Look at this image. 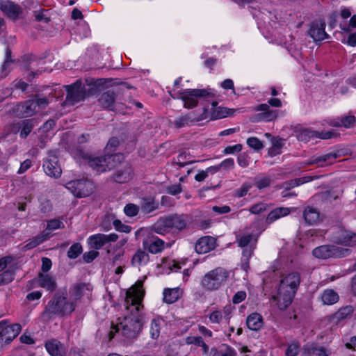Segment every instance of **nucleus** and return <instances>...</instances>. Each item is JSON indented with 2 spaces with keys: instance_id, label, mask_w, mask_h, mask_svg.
<instances>
[{
  "instance_id": "nucleus-1",
  "label": "nucleus",
  "mask_w": 356,
  "mask_h": 356,
  "mask_svg": "<svg viewBox=\"0 0 356 356\" xmlns=\"http://www.w3.org/2000/svg\"><path fill=\"white\" fill-rule=\"evenodd\" d=\"M145 291H124V305L131 314L126 316L122 321L115 324L112 323L108 334L109 339H112L116 333H121L127 339H134L141 330L144 318L141 314L143 308L142 303Z\"/></svg>"
},
{
  "instance_id": "nucleus-2",
  "label": "nucleus",
  "mask_w": 356,
  "mask_h": 356,
  "mask_svg": "<svg viewBox=\"0 0 356 356\" xmlns=\"http://www.w3.org/2000/svg\"><path fill=\"white\" fill-rule=\"evenodd\" d=\"M263 20L262 32L265 37L271 38L272 42L289 48L288 38L291 40V38L286 33H289V26L295 22L294 16L282 10H275L269 12Z\"/></svg>"
},
{
  "instance_id": "nucleus-3",
  "label": "nucleus",
  "mask_w": 356,
  "mask_h": 356,
  "mask_svg": "<svg viewBox=\"0 0 356 356\" xmlns=\"http://www.w3.org/2000/svg\"><path fill=\"white\" fill-rule=\"evenodd\" d=\"M81 297L77 291L72 293L71 291H59L48 302L42 317L50 319L53 316H67L70 315L75 309L76 300Z\"/></svg>"
},
{
  "instance_id": "nucleus-4",
  "label": "nucleus",
  "mask_w": 356,
  "mask_h": 356,
  "mask_svg": "<svg viewBox=\"0 0 356 356\" xmlns=\"http://www.w3.org/2000/svg\"><path fill=\"white\" fill-rule=\"evenodd\" d=\"M119 141L116 138H111L106 147V156L104 158L96 157L88 154H85L82 151H77L76 154H74L75 158L79 157L83 159V162L87 163L97 173L103 172L107 170L111 169L114 166V163L116 159H118L121 155L113 154L115 147L118 145Z\"/></svg>"
},
{
  "instance_id": "nucleus-5",
  "label": "nucleus",
  "mask_w": 356,
  "mask_h": 356,
  "mask_svg": "<svg viewBox=\"0 0 356 356\" xmlns=\"http://www.w3.org/2000/svg\"><path fill=\"white\" fill-rule=\"evenodd\" d=\"M172 97L174 99H179L184 102V106L186 108H192L197 106L198 101L209 96L214 97L215 91L212 89H186L183 90H173Z\"/></svg>"
},
{
  "instance_id": "nucleus-6",
  "label": "nucleus",
  "mask_w": 356,
  "mask_h": 356,
  "mask_svg": "<svg viewBox=\"0 0 356 356\" xmlns=\"http://www.w3.org/2000/svg\"><path fill=\"white\" fill-rule=\"evenodd\" d=\"M227 272L220 268L211 270L202 280V286L207 289L224 287L227 282Z\"/></svg>"
},
{
  "instance_id": "nucleus-7",
  "label": "nucleus",
  "mask_w": 356,
  "mask_h": 356,
  "mask_svg": "<svg viewBox=\"0 0 356 356\" xmlns=\"http://www.w3.org/2000/svg\"><path fill=\"white\" fill-rule=\"evenodd\" d=\"M186 225V221L184 216H171L163 218L157 221L153 226L154 232L159 234H165L170 228L178 230L184 229Z\"/></svg>"
},
{
  "instance_id": "nucleus-8",
  "label": "nucleus",
  "mask_w": 356,
  "mask_h": 356,
  "mask_svg": "<svg viewBox=\"0 0 356 356\" xmlns=\"http://www.w3.org/2000/svg\"><path fill=\"white\" fill-rule=\"evenodd\" d=\"M65 186L76 197H84L90 195L94 188L93 184L86 179L70 181L66 183Z\"/></svg>"
},
{
  "instance_id": "nucleus-9",
  "label": "nucleus",
  "mask_w": 356,
  "mask_h": 356,
  "mask_svg": "<svg viewBox=\"0 0 356 356\" xmlns=\"http://www.w3.org/2000/svg\"><path fill=\"white\" fill-rule=\"evenodd\" d=\"M348 251L347 249L338 248L335 245H321L313 250V254L318 259H326L330 257H344Z\"/></svg>"
},
{
  "instance_id": "nucleus-10",
  "label": "nucleus",
  "mask_w": 356,
  "mask_h": 356,
  "mask_svg": "<svg viewBox=\"0 0 356 356\" xmlns=\"http://www.w3.org/2000/svg\"><path fill=\"white\" fill-rule=\"evenodd\" d=\"M339 27L345 32L356 29V15H352L350 8L341 6L339 8Z\"/></svg>"
},
{
  "instance_id": "nucleus-11",
  "label": "nucleus",
  "mask_w": 356,
  "mask_h": 356,
  "mask_svg": "<svg viewBox=\"0 0 356 356\" xmlns=\"http://www.w3.org/2000/svg\"><path fill=\"white\" fill-rule=\"evenodd\" d=\"M186 259L175 260L170 258H165L162 259L160 264H158L157 273L170 274L171 273H177L179 270L186 266Z\"/></svg>"
},
{
  "instance_id": "nucleus-12",
  "label": "nucleus",
  "mask_w": 356,
  "mask_h": 356,
  "mask_svg": "<svg viewBox=\"0 0 356 356\" xmlns=\"http://www.w3.org/2000/svg\"><path fill=\"white\" fill-rule=\"evenodd\" d=\"M117 239L118 235L115 233L109 234H97L89 236L87 241L90 248L99 250L106 243L114 242Z\"/></svg>"
},
{
  "instance_id": "nucleus-13",
  "label": "nucleus",
  "mask_w": 356,
  "mask_h": 356,
  "mask_svg": "<svg viewBox=\"0 0 356 356\" xmlns=\"http://www.w3.org/2000/svg\"><path fill=\"white\" fill-rule=\"evenodd\" d=\"M325 29V21L321 19L314 20L310 25L309 34L315 41L323 40L327 38Z\"/></svg>"
},
{
  "instance_id": "nucleus-14",
  "label": "nucleus",
  "mask_w": 356,
  "mask_h": 356,
  "mask_svg": "<svg viewBox=\"0 0 356 356\" xmlns=\"http://www.w3.org/2000/svg\"><path fill=\"white\" fill-rule=\"evenodd\" d=\"M65 88L67 91V99L72 104L76 103L84 98V89L81 82L76 81L73 85L66 86Z\"/></svg>"
},
{
  "instance_id": "nucleus-15",
  "label": "nucleus",
  "mask_w": 356,
  "mask_h": 356,
  "mask_svg": "<svg viewBox=\"0 0 356 356\" xmlns=\"http://www.w3.org/2000/svg\"><path fill=\"white\" fill-rule=\"evenodd\" d=\"M212 108L210 113L204 109L203 112H207L208 118L210 120H214L218 119L224 118L228 116H232L236 110L233 108H228L226 107L216 106L217 102H212Z\"/></svg>"
},
{
  "instance_id": "nucleus-16",
  "label": "nucleus",
  "mask_w": 356,
  "mask_h": 356,
  "mask_svg": "<svg viewBox=\"0 0 356 356\" xmlns=\"http://www.w3.org/2000/svg\"><path fill=\"white\" fill-rule=\"evenodd\" d=\"M257 111H261V113L254 115V121L270 122L276 119L278 116V111L270 109L269 105L267 104L259 105L257 107Z\"/></svg>"
},
{
  "instance_id": "nucleus-17",
  "label": "nucleus",
  "mask_w": 356,
  "mask_h": 356,
  "mask_svg": "<svg viewBox=\"0 0 356 356\" xmlns=\"http://www.w3.org/2000/svg\"><path fill=\"white\" fill-rule=\"evenodd\" d=\"M332 241L338 244L353 246L356 245V234L341 229L333 236Z\"/></svg>"
},
{
  "instance_id": "nucleus-18",
  "label": "nucleus",
  "mask_w": 356,
  "mask_h": 356,
  "mask_svg": "<svg viewBox=\"0 0 356 356\" xmlns=\"http://www.w3.org/2000/svg\"><path fill=\"white\" fill-rule=\"evenodd\" d=\"M295 291H277V294L273 296V300L280 310L285 309L292 302Z\"/></svg>"
},
{
  "instance_id": "nucleus-19",
  "label": "nucleus",
  "mask_w": 356,
  "mask_h": 356,
  "mask_svg": "<svg viewBox=\"0 0 356 356\" xmlns=\"http://www.w3.org/2000/svg\"><path fill=\"white\" fill-rule=\"evenodd\" d=\"M334 136V133L328 131V132H317L311 129H304L300 131L298 135L297 138L298 140L302 141L305 143L308 142L312 138H319L321 139H329Z\"/></svg>"
},
{
  "instance_id": "nucleus-20",
  "label": "nucleus",
  "mask_w": 356,
  "mask_h": 356,
  "mask_svg": "<svg viewBox=\"0 0 356 356\" xmlns=\"http://www.w3.org/2000/svg\"><path fill=\"white\" fill-rule=\"evenodd\" d=\"M300 283L298 273H291L282 277L280 281V289H297Z\"/></svg>"
},
{
  "instance_id": "nucleus-21",
  "label": "nucleus",
  "mask_w": 356,
  "mask_h": 356,
  "mask_svg": "<svg viewBox=\"0 0 356 356\" xmlns=\"http://www.w3.org/2000/svg\"><path fill=\"white\" fill-rule=\"evenodd\" d=\"M45 348L51 356H66L65 346L57 339H49L45 342Z\"/></svg>"
},
{
  "instance_id": "nucleus-22",
  "label": "nucleus",
  "mask_w": 356,
  "mask_h": 356,
  "mask_svg": "<svg viewBox=\"0 0 356 356\" xmlns=\"http://www.w3.org/2000/svg\"><path fill=\"white\" fill-rule=\"evenodd\" d=\"M216 247V240L211 236L200 238L195 243V250L198 254H205L213 250Z\"/></svg>"
},
{
  "instance_id": "nucleus-23",
  "label": "nucleus",
  "mask_w": 356,
  "mask_h": 356,
  "mask_svg": "<svg viewBox=\"0 0 356 356\" xmlns=\"http://www.w3.org/2000/svg\"><path fill=\"white\" fill-rule=\"evenodd\" d=\"M43 168L45 173L49 177L58 178L62 172L56 157H51L45 161L43 163Z\"/></svg>"
},
{
  "instance_id": "nucleus-24",
  "label": "nucleus",
  "mask_w": 356,
  "mask_h": 356,
  "mask_svg": "<svg viewBox=\"0 0 356 356\" xmlns=\"http://www.w3.org/2000/svg\"><path fill=\"white\" fill-rule=\"evenodd\" d=\"M341 156L340 151L330 152L322 156H316L309 161V164H316L324 166L332 164L334 160Z\"/></svg>"
},
{
  "instance_id": "nucleus-25",
  "label": "nucleus",
  "mask_w": 356,
  "mask_h": 356,
  "mask_svg": "<svg viewBox=\"0 0 356 356\" xmlns=\"http://www.w3.org/2000/svg\"><path fill=\"white\" fill-rule=\"evenodd\" d=\"M208 115L207 112H202L199 116H195L193 113H190L185 115L178 118L175 122L177 127H181L189 124L193 121H201L207 119Z\"/></svg>"
},
{
  "instance_id": "nucleus-26",
  "label": "nucleus",
  "mask_w": 356,
  "mask_h": 356,
  "mask_svg": "<svg viewBox=\"0 0 356 356\" xmlns=\"http://www.w3.org/2000/svg\"><path fill=\"white\" fill-rule=\"evenodd\" d=\"M302 354L304 356H329L330 352L321 346L312 343L304 346Z\"/></svg>"
},
{
  "instance_id": "nucleus-27",
  "label": "nucleus",
  "mask_w": 356,
  "mask_h": 356,
  "mask_svg": "<svg viewBox=\"0 0 356 356\" xmlns=\"http://www.w3.org/2000/svg\"><path fill=\"white\" fill-rule=\"evenodd\" d=\"M1 11L11 18H16L22 12V9L17 4L7 0L1 3Z\"/></svg>"
},
{
  "instance_id": "nucleus-28",
  "label": "nucleus",
  "mask_w": 356,
  "mask_h": 356,
  "mask_svg": "<svg viewBox=\"0 0 356 356\" xmlns=\"http://www.w3.org/2000/svg\"><path fill=\"white\" fill-rule=\"evenodd\" d=\"M354 312V309L352 306L348 305L340 308L332 316V321L337 324L341 322L350 319Z\"/></svg>"
},
{
  "instance_id": "nucleus-29",
  "label": "nucleus",
  "mask_w": 356,
  "mask_h": 356,
  "mask_svg": "<svg viewBox=\"0 0 356 356\" xmlns=\"http://www.w3.org/2000/svg\"><path fill=\"white\" fill-rule=\"evenodd\" d=\"M145 245L151 253L156 254L162 251L165 248L170 247V245L157 237H153L145 243Z\"/></svg>"
},
{
  "instance_id": "nucleus-30",
  "label": "nucleus",
  "mask_w": 356,
  "mask_h": 356,
  "mask_svg": "<svg viewBox=\"0 0 356 356\" xmlns=\"http://www.w3.org/2000/svg\"><path fill=\"white\" fill-rule=\"evenodd\" d=\"M231 314L230 307H225L222 311L215 310L209 316V318L212 323H220L223 318L226 320L229 319V314Z\"/></svg>"
},
{
  "instance_id": "nucleus-31",
  "label": "nucleus",
  "mask_w": 356,
  "mask_h": 356,
  "mask_svg": "<svg viewBox=\"0 0 356 356\" xmlns=\"http://www.w3.org/2000/svg\"><path fill=\"white\" fill-rule=\"evenodd\" d=\"M291 213L288 207H278L271 211L266 218V222L270 224L280 218L284 217Z\"/></svg>"
},
{
  "instance_id": "nucleus-32",
  "label": "nucleus",
  "mask_w": 356,
  "mask_h": 356,
  "mask_svg": "<svg viewBox=\"0 0 356 356\" xmlns=\"http://www.w3.org/2000/svg\"><path fill=\"white\" fill-rule=\"evenodd\" d=\"M246 324L249 329L259 330L263 326L262 316L258 313H252L248 316Z\"/></svg>"
},
{
  "instance_id": "nucleus-33",
  "label": "nucleus",
  "mask_w": 356,
  "mask_h": 356,
  "mask_svg": "<svg viewBox=\"0 0 356 356\" xmlns=\"http://www.w3.org/2000/svg\"><path fill=\"white\" fill-rule=\"evenodd\" d=\"M133 177L132 170L129 166H125L118 170L114 175V180L118 183H125L131 179Z\"/></svg>"
},
{
  "instance_id": "nucleus-34",
  "label": "nucleus",
  "mask_w": 356,
  "mask_h": 356,
  "mask_svg": "<svg viewBox=\"0 0 356 356\" xmlns=\"http://www.w3.org/2000/svg\"><path fill=\"white\" fill-rule=\"evenodd\" d=\"M19 324L9 325L2 332L5 335L6 343H10L21 332Z\"/></svg>"
},
{
  "instance_id": "nucleus-35",
  "label": "nucleus",
  "mask_w": 356,
  "mask_h": 356,
  "mask_svg": "<svg viewBox=\"0 0 356 356\" xmlns=\"http://www.w3.org/2000/svg\"><path fill=\"white\" fill-rule=\"evenodd\" d=\"M355 123V116L350 115L343 116L341 118L334 119L330 122V124L333 127H343L346 128H350L353 127Z\"/></svg>"
},
{
  "instance_id": "nucleus-36",
  "label": "nucleus",
  "mask_w": 356,
  "mask_h": 356,
  "mask_svg": "<svg viewBox=\"0 0 356 356\" xmlns=\"http://www.w3.org/2000/svg\"><path fill=\"white\" fill-rule=\"evenodd\" d=\"M304 219L309 225H313L318 222L319 220V213L318 211L312 207H307L305 209L303 213Z\"/></svg>"
},
{
  "instance_id": "nucleus-37",
  "label": "nucleus",
  "mask_w": 356,
  "mask_h": 356,
  "mask_svg": "<svg viewBox=\"0 0 356 356\" xmlns=\"http://www.w3.org/2000/svg\"><path fill=\"white\" fill-rule=\"evenodd\" d=\"M163 323L161 318L156 317L152 319L150 324L149 333L153 339H156L160 335L161 327Z\"/></svg>"
},
{
  "instance_id": "nucleus-38",
  "label": "nucleus",
  "mask_w": 356,
  "mask_h": 356,
  "mask_svg": "<svg viewBox=\"0 0 356 356\" xmlns=\"http://www.w3.org/2000/svg\"><path fill=\"white\" fill-rule=\"evenodd\" d=\"M324 305H333L338 302L339 297L335 291H324L321 296Z\"/></svg>"
},
{
  "instance_id": "nucleus-39",
  "label": "nucleus",
  "mask_w": 356,
  "mask_h": 356,
  "mask_svg": "<svg viewBox=\"0 0 356 356\" xmlns=\"http://www.w3.org/2000/svg\"><path fill=\"white\" fill-rule=\"evenodd\" d=\"M159 207V204L155 202L154 198H144L143 199L140 208L141 210L146 213H149L156 210Z\"/></svg>"
},
{
  "instance_id": "nucleus-40",
  "label": "nucleus",
  "mask_w": 356,
  "mask_h": 356,
  "mask_svg": "<svg viewBox=\"0 0 356 356\" xmlns=\"http://www.w3.org/2000/svg\"><path fill=\"white\" fill-rule=\"evenodd\" d=\"M149 261V255L144 251L138 250L132 258V264L135 266L145 265Z\"/></svg>"
},
{
  "instance_id": "nucleus-41",
  "label": "nucleus",
  "mask_w": 356,
  "mask_h": 356,
  "mask_svg": "<svg viewBox=\"0 0 356 356\" xmlns=\"http://www.w3.org/2000/svg\"><path fill=\"white\" fill-rule=\"evenodd\" d=\"M38 286L47 288L49 289H54L56 287L55 280L49 275H41L38 279Z\"/></svg>"
},
{
  "instance_id": "nucleus-42",
  "label": "nucleus",
  "mask_w": 356,
  "mask_h": 356,
  "mask_svg": "<svg viewBox=\"0 0 356 356\" xmlns=\"http://www.w3.org/2000/svg\"><path fill=\"white\" fill-rule=\"evenodd\" d=\"M114 101L115 97L113 93H104L102 95L101 98L99 99V102L101 105L104 108H108L109 110H114Z\"/></svg>"
},
{
  "instance_id": "nucleus-43",
  "label": "nucleus",
  "mask_w": 356,
  "mask_h": 356,
  "mask_svg": "<svg viewBox=\"0 0 356 356\" xmlns=\"http://www.w3.org/2000/svg\"><path fill=\"white\" fill-rule=\"evenodd\" d=\"M22 108L23 111L22 112L26 117L31 116L38 111L37 109V102H35V99L26 101L22 106Z\"/></svg>"
},
{
  "instance_id": "nucleus-44",
  "label": "nucleus",
  "mask_w": 356,
  "mask_h": 356,
  "mask_svg": "<svg viewBox=\"0 0 356 356\" xmlns=\"http://www.w3.org/2000/svg\"><path fill=\"white\" fill-rule=\"evenodd\" d=\"M257 236L255 234H245L238 239L241 247H253L257 242Z\"/></svg>"
},
{
  "instance_id": "nucleus-45",
  "label": "nucleus",
  "mask_w": 356,
  "mask_h": 356,
  "mask_svg": "<svg viewBox=\"0 0 356 356\" xmlns=\"http://www.w3.org/2000/svg\"><path fill=\"white\" fill-rule=\"evenodd\" d=\"M182 295V291H163V301L168 304L176 302Z\"/></svg>"
},
{
  "instance_id": "nucleus-46",
  "label": "nucleus",
  "mask_w": 356,
  "mask_h": 356,
  "mask_svg": "<svg viewBox=\"0 0 356 356\" xmlns=\"http://www.w3.org/2000/svg\"><path fill=\"white\" fill-rule=\"evenodd\" d=\"M284 145V140L281 138H274L272 146L268 150L270 156H273L281 153V149Z\"/></svg>"
},
{
  "instance_id": "nucleus-47",
  "label": "nucleus",
  "mask_w": 356,
  "mask_h": 356,
  "mask_svg": "<svg viewBox=\"0 0 356 356\" xmlns=\"http://www.w3.org/2000/svg\"><path fill=\"white\" fill-rule=\"evenodd\" d=\"M63 227H64V223L62 220L58 219H52L47 222L46 230H44L42 234H45V232L49 233L50 236L51 232Z\"/></svg>"
},
{
  "instance_id": "nucleus-48",
  "label": "nucleus",
  "mask_w": 356,
  "mask_h": 356,
  "mask_svg": "<svg viewBox=\"0 0 356 356\" xmlns=\"http://www.w3.org/2000/svg\"><path fill=\"white\" fill-rule=\"evenodd\" d=\"M35 124L33 120H26L22 122L21 125L20 136L26 138L31 131Z\"/></svg>"
},
{
  "instance_id": "nucleus-49",
  "label": "nucleus",
  "mask_w": 356,
  "mask_h": 356,
  "mask_svg": "<svg viewBox=\"0 0 356 356\" xmlns=\"http://www.w3.org/2000/svg\"><path fill=\"white\" fill-rule=\"evenodd\" d=\"M48 238H49V233L45 232V234H41L39 236H38L35 238L33 239L29 243H28L26 245L25 248L27 249L33 248L38 245L39 244H40L41 243H42Z\"/></svg>"
},
{
  "instance_id": "nucleus-50",
  "label": "nucleus",
  "mask_w": 356,
  "mask_h": 356,
  "mask_svg": "<svg viewBox=\"0 0 356 356\" xmlns=\"http://www.w3.org/2000/svg\"><path fill=\"white\" fill-rule=\"evenodd\" d=\"M11 267L0 274V285L10 283L14 279V271L13 269H10Z\"/></svg>"
},
{
  "instance_id": "nucleus-51",
  "label": "nucleus",
  "mask_w": 356,
  "mask_h": 356,
  "mask_svg": "<svg viewBox=\"0 0 356 356\" xmlns=\"http://www.w3.org/2000/svg\"><path fill=\"white\" fill-rule=\"evenodd\" d=\"M252 251H253V247H245V249L243 251L242 259H243V263L242 264V267L245 271H246L249 267L248 260L252 256Z\"/></svg>"
},
{
  "instance_id": "nucleus-52",
  "label": "nucleus",
  "mask_w": 356,
  "mask_h": 356,
  "mask_svg": "<svg viewBox=\"0 0 356 356\" xmlns=\"http://www.w3.org/2000/svg\"><path fill=\"white\" fill-rule=\"evenodd\" d=\"M83 248L80 243L73 244L67 252V256L70 259H76L81 252Z\"/></svg>"
},
{
  "instance_id": "nucleus-53",
  "label": "nucleus",
  "mask_w": 356,
  "mask_h": 356,
  "mask_svg": "<svg viewBox=\"0 0 356 356\" xmlns=\"http://www.w3.org/2000/svg\"><path fill=\"white\" fill-rule=\"evenodd\" d=\"M300 344L298 341L289 343L286 350V356H296L300 350Z\"/></svg>"
},
{
  "instance_id": "nucleus-54",
  "label": "nucleus",
  "mask_w": 356,
  "mask_h": 356,
  "mask_svg": "<svg viewBox=\"0 0 356 356\" xmlns=\"http://www.w3.org/2000/svg\"><path fill=\"white\" fill-rule=\"evenodd\" d=\"M139 211V207L134 204H127L124 207V212L129 217L136 216Z\"/></svg>"
},
{
  "instance_id": "nucleus-55",
  "label": "nucleus",
  "mask_w": 356,
  "mask_h": 356,
  "mask_svg": "<svg viewBox=\"0 0 356 356\" xmlns=\"http://www.w3.org/2000/svg\"><path fill=\"white\" fill-rule=\"evenodd\" d=\"M247 144L248 145L249 147L255 150H259L263 148L262 142L256 137H250L248 138Z\"/></svg>"
},
{
  "instance_id": "nucleus-56",
  "label": "nucleus",
  "mask_w": 356,
  "mask_h": 356,
  "mask_svg": "<svg viewBox=\"0 0 356 356\" xmlns=\"http://www.w3.org/2000/svg\"><path fill=\"white\" fill-rule=\"evenodd\" d=\"M311 180L309 177H302L299 179H296L294 180L290 181L289 183L286 184L285 188L286 189H289L291 188H293L295 186H298L299 185H301L302 184H305L306 182H308Z\"/></svg>"
},
{
  "instance_id": "nucleus-57",
  "label": "nucleus",
  "mask_w": 356,
  "mask_h": 356,
  "mask_svg": "<svg viewBox=\"0 0 356 356\" xmlns=\"http://www.w3.org/2000/svg\"><path fill=\"white\" fill-rule=\"evenodd\" d=\"M11 56V52L9 49H7L6 51V59L4 63L2 65L1 70L3 73V76H6L8 74L7 69L10 67L12 61L10 59Z\"/></svg>"
},
{
  "instance_id": "nucleus-58",
  "label": "nucleus",
  "mask_w": 356,
  "mask_h": 356,
  "mask_svg": "<svg viewBox=\"0 0 356 356\" xmlns=\"http://www.w3.org/2000/svg\"><path fill=\"white\" fill-rule=\"evenodd\" d=\"M193 162V161L189 159L188 158V155L184 152L180 153L177 156V163L179 167H184V165L192 163Z\"/></svg>"
},
{
  "instance_id": "nucleus-59",
  "label": "nucleus",
  "mask_w": 356,
  "mask_h": 356,
  "mask_svg": "<svg viewBox=\"0 0 356 356\" xmlns=\"http://www.w3.org/2000/svg\"><path fill=\"white\" fill-rule=\"evenodd\" d=\"M113 225L115 229L117 231L124 232V233H129L131 228L129 225L123 224L120 220H115L113 221Z\"/></svg>"
},
{
  "instance_id": "nucleus-60",
  "label": "nucleus",
  "mask_w": 356,
  "mask_h": 356,
  "mask_svg": "<svg viewBox=\"0 0 356 356\" xmlns=\"http://www.w3.org/2000/svg\"><path fill=\"white\" fill-rule=\"evenodd\" d=\"M99 254V252L95 250L86 252L83 254V258L86 263L92 262Z\"/></svg>"
},
{
  "instance_id": "nucleus-61",
  "label": "nucleus",
  "mask_w": 356,
  "mask_h": 356,
  "mask_svg": "<svg viewBox=\"0 0 356 356\" xmlns=\"http://www.w3.org/2000/svg\"><path fill=\"white\" fill-rule=\"evenodd\" d=\"M241 149H242V145L240 144H236L234 145L226 147L223 150V153L225 154H232L235 152H239L241 151Z\"/></svg>"
},
{
  "instance_id": "nucleus-62",
  "label": "nucleus",
  "mask_w": 356,
  "mask_h": 356,
  "mask_svg": "<svg viewBox=\"0 0 356 356\" xmlns=\"http://www.w3.org/2000/svg\"><path fill=\"white\" fill-rule=\"evenodd\" d=\"M186 343L187 344H194L197 346L203 345V339L201 337L190 336L186 337Z\"/></svg>"
},
{
  "instance_id": "nucleus-63",
  "label": "nucleus",
  "mask_w": 356,
  "mask_h": 356,
  "mask_svg": "<svg viewBox=\"0 0 356 356\" xmlns=\"http://www.w3.org/2000/svg\"><path fill=\"white\" fill-rule=\"evenodd\" d=\"M270 184V179L268 177H263L260 179H259L257 182L256 185L257 188L259 189L264 188L267 186H268Z\"/></svg>"
},
{
  "instance_id": "nucleus-64",
  "label": "nucleus",
  "mask_w": 356,
  "mask_h": 356,
  "mask_svg": "<svg viewBox=\"0 0 356 356\" xmlns=\"http://www.w3.org/2000/svg\"><path fill=\"white\" fill-rule=\"evenodd\" d=\"M13 261L12 257H5L0 259V271L3 270L7 266L11 267L10 265Z\"/></svg>"
}]
</instances>
